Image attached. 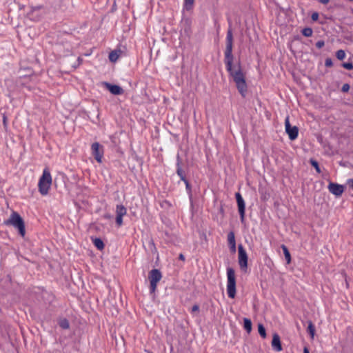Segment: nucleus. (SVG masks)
<instances>
[{
    "instance_id": "obj_36",
    "label": "nucleus",
    "mask_w": 353,
    "mask_h": 353,
    "mask_svg": "<svg viewBox=\"0 0 353 353\" xmlns=\"http://www.w3.org/2000/svg\"><path fill=\"white\" fill-rule=\"evenodd\" d=\"M3 125L4 127H6L7 125V117L3 115Z\"/></svg>"
},
{
    "instance_id": "obj_19",
    "label": "nucleus",
    "mask_w": 353,
    "mask_h": 353,
    "mask_svg": "<svg viewBox=\"0 0 353 353\" xmlns=\"http://www.w3.org/2000/svg\"><path fill=\"white\" fill-rule=\"evenodd\" d=\"M119 52H121L120 50H119V51H117V50L112 51L109 54V59H110V61H112V62H116L117 61V59H119Z\"/></svg>"
},
{
    "instance_id": "obj_30",
    "label": "nucleus",
    "mask_w": 353,
    "mask_h": 353,
    "mask_svg": "<svg viewBox=\"0 0 353 353\" xmlns=\"http://www.w3.org/2000/svg\"><path fill=\"white\" fill-rule=\"evenodd\" d=\"M325 45V42L322 40H320V41H318L316 43V47L319 49L323 48Z\"/></svg>"
},
{
    "instance_id": "obj_21",
    "label": "nucleus",
    "mask_w": 353,
    "mask_h": 353,
    "mask_svg": "<svg viewBox=\"0 0 353 353\" xmlns=\"http://www.w3.org/2000/svg\"><path fill=\"white\" fill-rule=\"evenodd\" d=\"M194 0H184L183 7L185 10H190L192 9Z\"/></svg>"
},
{
    "instance_id": "obj_20",
    "label": "nucleus",
    "mask_w": 353,
    "mask_h": 353,
    "mask_svg": "<svg viewBox=\"0 0 353 353\" xmlns=\"http://www.w3.org/2000/svg\"><path fill=\"white\" fill-rule=\"evenodd\" d=\"M243 326L245 330L250 333L252 330V322L249 319L245 318L243 319Z\"/></svg>"
},
{
    "instance_id": "obj_14",
    "label": "nucleus",
    "mask_w": 353,
    "mask_h": 353,
    "mask_svg": "<svg viewBox=\"0 0 353 353\" xmlns=\"http://www.w3.org/2000/svg\"><path fill=\"white\" fill-rule=\"evenodd\" d=\"M181 159L179 155H178L177 156V162H176V167H177L176 173L182 181H185V179H185L184 172L181 168Z\"/></svg>"
},
{
    "instance_id": "obj_39",
    "label": "nucleus",
    "mask_w": 353,
    "mask_h": 353,
    "mask_svg": "<svg viewBox=\"0 0 353 353\" xmlns=\"http://www.w3.org/2000/svg\"><path fill=\"white\" fill-rule=\"evenodd\" d=\"M319 2L323 4H327L329 2V0H319Z\"/></svg>"
},
{
    "instance_id": "obj_29",
    "label": "nucleus",
    "mask_w": 353,
    "mask_h": 353,
    "mask_svg": "<svg viewBox=\"0 0 353 353\" xmlns=\"http://www.w3.org/2000/svg\"><path fill=\"white\" fill-rule=\"evenodd\" d=\"M325 65L326 67H332L333 65L332 60L330 58H327L325 61Z\"/></svg>"
},
{
    "instance_id": "obj_24",
    "label": "nucleus",
    "mask_w": 353,
    "mask_h": 353,
    "mask_svg": "<svg viewBox=\"0 0 353 353\" xmlns=\"http://www.w3.org/2000/svg\"><path fill=\"white\" fill-rule=\"evenodd\" d=\"M313 31L310 28H305L302 30V34L305 37H309L312 35Z\"/></svg>"
},
{
    "instance_id": "obj_4",
    "label": "nucleus",
    "mask_w": 353,
    "mask_h": 353,
    "mask_svg": "<svg viewBox=\"0 0 353 353\" xmlns=\"http://www.w3.org/2000/svg\"><path fill=\"white\" fill-rule=\"evenodd\" d=\"M227 293L230 298H234L236 295L235 272L232 268H227Z\"/></svg>"
},
{
    "instance_id": "obj_26",
    "label": "nucleus",
    "mask_w": 353,
    "mask_h": 353,
    "mask_svg": "<svg viewBox=\"0 0 353 353\" xmlns=\"http://www.w3.org/2000/svg\"><path fill=\"white\" fill-rule=\"evenodd\" d=\"M59 325L61 327H62L63 329H68L70 327V324H69V322L67 319H63L62 320L60 323H59Z\"/></svg>"
},
{
    "instance_id": "obj_27",
    "label": "nucleus",
    "mask_w": 353,
    "mask_h": 353,
    "mask_svg": "<svg viewBox=\"0 0 353 353\" xmlns=\"http://www.w3.org/2000/svg\"><path fill=\"white\" fill-rule=\"evenodd\" d=\"M342 66L349 70H351L353 69V63L352 62H347V63H343L342 64Z\"/></svg>"
},
{
    "instance_id": "obj_23",
    "label": "nucleus",
    "mask_w": 353,
    "mask_h": 353,
    "mask_svg": "<svg viewBox=\"0 0 353 353\" xmlns=\"http://www.w3.org/2000/svg\"><path fill=\"white\" fill-rule=\"evenodd\" d=\"M310 163L315 168L316 171L318 173H321V169L319 168V163L316 160H314V159H311L310 160Z\"/></svg>"
},
{
    "instance_id": "obj_35",
    "label": "nucleus",
    "mask_w": 353,
    "mask_h": 353,
    "mask_svg": "<svg viewBox=\"0 0 353 353\" xmlns=\"http://www.w3.org/2000/svg\"><path fill=\"white\" fill-rule=\"evenodd\" d=\"M347 184L353 190V179H350L347 181Z\"/></svg>"
},
{
    "instance_id": "obj_9",
    "label": "nucleus",
    "mask_w": 353,
    "mask_h": 353,
    "mask_svg": "<svg viewBox=\"0 0 353 353\" xmlns=\"http://www.w3.org/2000/svg\"><path fill=\"white\" fill-rule=\"evenodd\" d=\"M237 205H238V210L240 214V218L241 222L244 221L245 219V205L244 200L241 196V194L239 192L236 193L235 194Z\"/></svg>"
},
{
    "instance_id": "obj_2",
    "label": "nucleus",
    "mask_w": 353,
    "mask_h": 353,
    "mask_svg": "<svg viewBox=\"0 0 353 353\" xmlns=\"http://www.w3.org/2000/svg\"><path fill=\"white\" fill-rule=\"evenodd\" d=\"M3 224L8 226H12L18 230L19 234L24 237L26 235V225L25 222L21 215L12 211L8 219L5 220Z\"/></svg>"
},
{
    "instance_id": "obj_16",
    "label": "nucleus",
    "mask_w": 353,
    "mask_h": 353,
    "mask_svg": "<svg viewBox=\"0 0 353 353\" xmlns=\"http://www.w3.org/2000/svg\"><path fill=\"white\" fill-rule=\"evenodd\" d=\"M281 248L283 251V254H284L287 263L290 264L291 262V255H290V253L288 248L283 244L281 245Z\"/></svg>"
},
{
    "instance_id": "obj_15",
    "label": "nucleus",
    "mask_w": 353,
    "mask_h": 353,
    "mask_svg": "<svg viewBox=\"0 0 353 353\" xmlns=\"http://www.w3.org/2000/svg\"><path fill=\"white\" fill-rule=\"evenodd\" d=\"M127 210L123 205H117L116 209V214L117 216H123L126 214Z\"/></svg>"
},
{
    "instance_id": "obj_41",
    "label": "nucleus",
    "mask_w": 353,
    "mask_h": 353,
    "mask_svg": "<svg viewBox=\"0 0 353 353\" xmlns=\"http://www.w3.org/2000/svg\"><path fill=\"white\" fill-rule=\"evenodd\" d=\"M81 60H82V59H81L80 57H79V58H78V61H81Z\"/></svg>"
},
{
    "instance_id": "obj_3",
    "label": "nucleus",
    "mask_w": 353,
    "mask_h": 353,
    "mask_svg": "<svg viewBox=\"0 0 353 353\" xmlns=\"http://www.w3.org/2000/svg\"><path fill=\"white\" fill-rule=\"evenodd\" d=\"M52 184L51 174L48 169L43 170L39 181V191L42 195H46Z\"/></svg>"
},
{
    "instance_id": "obj_17",
    "label": "nucleus",
    "mask_w": 353,
    "mask_h": 353,
    "mask_svg": "<svg viewBox=\"0 0 353 353\" xmlns=\"http://www.w3.org/2000/svg\"><path fill=\"white\" fill-rule=\"evenodd\" d=\"M308 326L307 328V332L310 334L312 339H314L315 334V327L311 321L307 322Z\"/></svg>"
},
{
    "instance_id": "obj_33",
    "label": "nucleus",
    "mask_w": 353,
    "mask_h": 353,
    "mask_svg": "<svg viewBox=\"0 0 353 353\" xmlns=\"http://www.w3.org/2000/svg\"><path fill=\"white\" fill-rule=\"evenodd\" d=\"M199 306L198 305L196 304L192 307V309H191L192 313L199 312Z\"/></svg>"
},
{
    "instance_id": "obj_34",
    "label": "nucleus",
    "mask_w": 353,
    "mask_h": 353,
    "mask_svg": "<svg viewBox=\"0 0 353 353\" xmlns=\"http://www.w3.org/2000/svg\"><path fill=\"white\" fill-rule=\"evenodd\" d=\"M311 19H312V21H317L318 19H319V14H318V12L312 13V14L311 16Z\"/></svg>"
},
{
    "instance_id": "obj_10",
    "label": "nucleus",
    "mask_w": 353,
    "mask_h": 353,
    "mask_svg": "<svg viewBox=\"0 0 353 353\" xmlns=\"http://www.w3.org/2000/svg\"><path fill=\"white\" fill-rule=\"evenodd\" d=\"M328 190L332 194L338 196L343 194L344 191V187L337 183H330L328 185Z\"/></svg>"
},
{
    "instance_id": "obj_31",
    "label": "nucleus",
    "mask_w": 353,
    "mask_h": 353,
    "mask_svg": "<svg viewBox=\"0 0 353 353\" xmlns=\"http://www.w3.org/2000/svg\"><path fill=\"white\" fill-rule=\"evenodd\" d=\"M350 90V85L347 84V83H345L342 86V89L341 90L344 92H348V90Z\"/></svg>"
},
{
    "instance_id": "obj_13",
    "label": "nucleus",
    "mask_w": 353,
    "mask_h": 353,
    "mask_svg": "<svg viewBox=\"0 0 353 353\" xmlns=\"http://www.w3.org/2000/svg\"><path fill=\"white\" fill-rule=\"evenodd\" d=\"M106 86L109 91L115 95H119L123 93V90L117 85H112L110 83H106Z\"/></svg>"
},
{
    "instance_id": "obj_5",
    "label": "nucleus",
    "mask_w": 353,
    "mask_h": 353,
    "mask_svg": "<svg viewBox=\"0 0 353 353\" xmlns=\"http://www.w3.org/2000/svg\"><path fill=\"white\" fill-rule=\"evenodd\" d=\"M162 278L161 272L158 269H152L150 271L148 274V279L150 280V293H154L157 290V283L161 281Z\"/></svg>"
},
{
    "instance_id": "obj_25",
    "label": "nucleus",
    "mask_w": 353,
    "mask_h": 353,
    "mask_svg": "<svg viewBox=\"0 0 353 353\" xmlns=\"http://www.w3.org/2000/svg\"><path fill=\"white\" fill-rule=\"evenodd\" d=\"M336 56L338 59L343 60L345 57V52L343 50H339L336 52Z\"/></svg>"
},
{
    "instance_id": "obj_18",
    "label": "nucleus",
    "mask_w": 353,
    "mask_h": 353,
    "mask_svg": "<svg viewBox=\"0 0 353 353\" xmlns=\"http://www.w3.org/2000/svg\"><path fill=\"white\" fill-rule=\"evenodd\" d=\"M93 243L94 246L99 250H102L104 248V243L100 238L94 239Z\"/></svg>"
},
{
    "instance_id": "obj_11",
    "label": "nucleus",
    "mask_w": 353,
    "mask_h": 353,
    "mask_svg": "<svg viewBox=\"0 0 353 353\" xmlns=\"http://www.w3.org/2000/svg\"><path fill=\"white\" fill-rule=\"evenodd\" d=\"M228 245L232 253L236 252V241L234 232L231 231L228 234Z\"/></svg>"
},
{
    "instance_id": "obj_6",
    "label": "nucleus",
    "mask_w": 353,
    "mask_h": 353,
    "mask_svg": "<svg viewBox=\"0 0 353 353\" xmlns=\"http://www.w3.org/2000/svg\"><path fill=\"white\" fill-rule=\"evenodd\" d=\"M238 252L239 266L242 270L246 269L248 267V254L241 244H239L238 246Z\"/></svg>"
},
{
    "instance_id": "obj_32",
    "label": "nucleus",
    "mask_w": 353,
    "mask_h": 353,
    "mask_svg": "<svg viewBox=\"0 0 353 353\" xmlns=\"http://www.w3.org/2000/svg\"><path fill=\"white\" fill-rule=\"evenodd\" d=\"M183 181L185 184L186 190L190 193V192H191L190 184L189 183V182L187 179H185V181Z\"/></svg>"
},
{
    "instance_id": "obj_1",
    "label": "nucleus",
    "mask_w": 353,
    "mask_h": 353,
    "mask_svg": "<svg viewBox=\"0 0 353 353\" xmlns=\"http://www.w3.org/2000/svg\"><path fill=\"white\" fill-rule=\"evenodd\" d=\"M233 34L232 28L230 27L227 31L226 47L225 50V64L230 75L232 77L236 83L238 91L242 97H245L248 90V86L245 81V77L242 72L241 68L239 64L237 70H234L232 62L234 57L232 54Z\"/></svg>"
},
{
    "instance_id": "obj_7",
    "label": "nucleus",
    "mask_w": 353,
    "mask_h": 353,
    "mask_svg": "<svg viewBox=\"0 0 353 353\" xmlns=\"http://www.w3.org/2000/svg\"><path fill=\"white\" fill-rule=\"evenodd\" d=\"M285 132L288 134L289 139L290 140L296 139L299 134V128L296 126H291L288 117L285 119Z\"/></svg>"
},
{
    "instance_id": "obj_38",
    "label": "nucleus",
    "mask_w": 353,
    "mask_h": 353,
    "mask_svg": "<svg viewBox=\"0 0 353 353\" xmlns=\"http://www.w3.org/2000/svg\"><path fill=\"white\" fill-rule=\"evenodd\" d=\"M179 259L181 261H185V256L183 254H180L179 256Z\"/></svg>"
},
{
    "instance_id": "obj_37",
    "label": "nucleus",
    "mask_w": 353,
    "mask_h": 353,
    "mask_svg": "<svg viewBox=\"0 0 353 353\" xmlns=\"http://www.w3.org/2000/svg\"><path fill=\"white\" fill-rule=\"evenodd\" d=\"M41 8H42L41 6H36V7H32L31 10L32 11H34L36 10H39Z\"/></svg>"
},
{
    "instance_id": "obj_28",
    "label": "nucleus",
    "mask_w": 353,
    "mask_h": 353,
    "mask_svg": "<svg viewBox=\"0 0 353 353\" xmlns=\"http://www.w3.org/2000/svg\"><path fill=\"white\" fill-rule=\"evenodd\" d=\"M116 223L118 227H120L123 224V216H116Z\"/></svg>"
},
{
    "instance_id": "obj_40",
    "label": "nucleus",
    "mask_w": 353,
    "mask_h": 353,
    "mask_svg": "<svg viewBox=\"0 0 353 353\" xmlns=\"http://www.w3.org/2000/svg\"><path fill=\"white\" fill-rule=\"evenodd\" d=\"M303 353H310L309 350L307 347H305L303 349Z\"/></svg>"
},
{
    "instance_id": "obj_12",
    "label": "nucleus",
    "mask_w": 353,
    "mask_h": 353,
    "mask_svg": "<svg viewBox=\"0 0 353 353\" xmlns=\"http://www.w3.org/2000/svg\"><path fill=\"white\" fill-rule=\"evenodd\" d=\"M272 347L273 350L280 352L282 350V346L281 343L280 336L278 334L274 333L272 341Z\"/></svg>"
},
{
    "instance_id": "obj_8",
    "label": "nucleus",
    "mask_w": 353,
    "mask_h": 353,
    "mask_svg": "<svg viewBox=\"0 0 353 353\" xmlns=\"http://www.w3.org/2000/svg\"><path fill=\"white\" fill-rule=\"evenodd\" d=\"M91 149L92 155L94 157L96 161L99 163H101L103 156V147L99 143L95 142L92 144Z\"/></svg>"
},
{
    "instance_id": "obj_22",
    "label": "nucleus",
    "mask_w": 353,
    "mask_h": 353,
    "mask_svg": "<svg viewBox=\"0 0 353 353\" xmlns=\"http://www.w3.org/2000/svg\"><path fill=\"white\" fill-rule=\"evenodd\" d=\"M258 331L262 338L266 337V332L264 326L262 324L258 325Z\"/></svg>"
}]
</instances>
